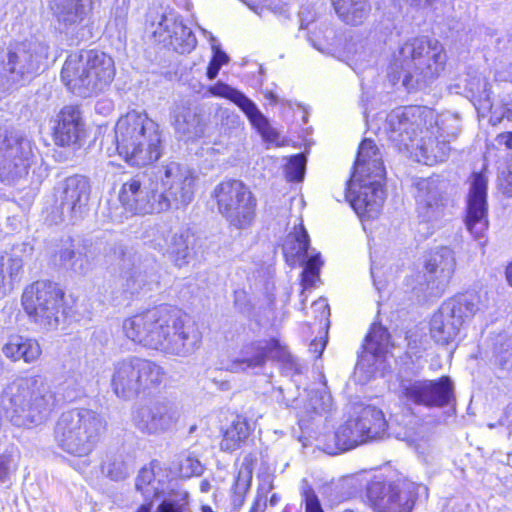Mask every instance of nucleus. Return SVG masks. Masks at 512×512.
I'll return each mask as SVG.
<instances>
[{
  "label": "nucleus",
  "mask_w": 512,
  "mask_h": 512,
  "mask_svg": "<svg viewBox=\"0 0 512 512\" xmlns=\"http://www.w3.org/2000/svg\"><path fill=\"white\" fill-rule=\"evenodd\" d=\"M122 332L138 345L178 357L193 354L202 341L197 324L180 309L168 305L146 309L125 318Z\"/></svg>",
  "instance_id": "obj_1"
},
{
  "label": "nucleus",
  "mask_w": 512,
  "mask_h": 512,
  "mask_svg": "<svg viewBox=\"0 0 512 512\" xmlns=\"http://www.w3.org/2000/svg\"><path fill=\"white\" fill-rule=\"evenodd\" d=\"M117 154L131 167H146L163 154L161 126L145 111L131 110L114 127Z\"/></svg>",
  "instance_id": "obj_2"
},
{
  "label": "nucleus",
  "mask_w": 512,
  "mask_h": 512,
  "mask_svg": "<svg viewBox=\"0 0 512 512\" xmlns=\"http://www.w3.org/2000/svg\"><path fill=\"white\" fill-rule=\"evenodd\" d=\"M445 63L446 54L438 40L418 37L401 46L389 74L392 81L402 78L403 86L412 90L424 87L439 77Z\"/></svg>",
  "instance_id": "obj_3"
},
{
  "label": "nucleus",
  "mask_w": 512,
  "mask_h": 512,
  "mask_svg": "<svg viewBox=\"0 0 512 512\" xmlns=\"http://www.w3.org/2000/svg\"><path fill=\"white\" fill-rule=\"evenodd\" d=\"M5 395L11 404L10 422L17 427L32 428L45 423L57 406L55 392L41 375L14 379Z\"/></svg>",
  "instance_id": "obj_4"
},
{
  "label": "nucleus",
  "mask_w": 512,
  "mask_h": 512,
  "mask_svg": "<svg viewBox=\"0 0 512 512\" xmlns=\"http://www.w3.org/2000/svg\"><path fill=\"white\" fill-rule=\"evenodd\" d=\"M107 429L105 417L98 411L75 407L60 414L54 428L59 449L77 458L88 457L95 450Z\"/></svg>",
  "instance_id": "obj_5"
},
{
  "label": "nucleus",
  "mask_w": 512,
  "mask_h": 512,
  "mask_svg": "<svg viewBox=\"0 0 512 512\" xmlns=\"http://www.w3.org/2000/svg\"><path fill=\"white\" fill-rule=\"evenodd\" d=\"M115 76L113 59L97 50L82 51L68 56L61 78L68 89L81 97L105 91Z\"/></svg>",
  "instance_id": "obj_6"
},
{
  "label": "nucleus",
  "mask_w": 512,
  "mask_h": 512,
  "mask_svg": "<svg viewBox=\"0 0 512 512\" xmlns=\"http://www.w3.org/2000/svg\"><path fill=\"white\" fill-rule=\"evenodd\" d=\"M163 377V368L155 362L129 356L113 363L111 388L119 398L130 400L160 385Z\"/></svg>",
  "instance_id": "obj_7"
},
{
  "label": "nucleus",
  "mask_w": 512,
  "mask_h": 512,
  "mask_svg": "<svg viewBox=\"0 0 512 512\" xmlns=\"http://www.w3.org/2000/svg\"><path fill=\"white\" fill-rule=\"evenodd\" d=\"M152 174L163 211L183 208L194 199L197 175L186 164L166 160Z\"/></svg>",
  "instance_id": "obj_8"
},
{
  "label": "nucleus",
  "mask_w": 512,
  "mask_h": 512,
  "mask_svg": "<svg viewBox=\"0 0 512 512\" xmlns=\"http://www.w3.org/2000/svg\"><path fill=\"white\" fill-rule=\"evenodd\" d=\"M484 308L477 293H465L445 301L430 320L431 338L440 345L454 342L464 322Z\"/></svg>",
  "instance_id": "obj_9"
},
{
  "label": "nucleus",
  "mask_w": 512,
  "mask_h": 512,
  "mask_svg": "<svg viewBox=\"0 0 512 512\" xmlns=\"http://www.w3.org/2000/svg\"><path fill=\"white\" fill-rule=\"evenodd\" d=\"M63 297L57 284L37 281L25 289L22 304L30 319L44 329L53 330L65 318Z\"/></svg>",
  "instance_id": "obj_10"
},
{
  "label": "nucleus",
  "mask_w": 512,
  "mask_h": 512,
  "mask_svg": "<svg viewBox=\"0 0 512 512\" xmlns=\"http://www.w3.org/2000/svg\"><path fill=\"white\" fill-rule=\"evenodd\" d=\"M435 122V111L426 106H404L392 110L386 117L389 139L399 150L408 151Z\"/></svg>",
  "instance_id": "obj_11"
},
{
  "label": "nucleus",
  "mask_w": 512,
  "mask_h": 512,
  "mask_svg": "<svg viewBox=\"0 0 512 512\" xmlns=\"http://www.w3.org/2000/svg\"><path fill=\"white\" fill-rule=\"evenodd\" d=\"M218 210L237 229L251 226L255 218L256 199L239 180L221 182L214 189Z\"/></svg>",
  "instance_id": "obj_12"
},
{
  "label": "nucleus",
  "mask_w": 512,
  "mask_h": 512,
  "mask_svg": "<svg viewBox=\"0 0 512 512\" xmlns=\"http://www.w3.org/2000/svg\"><path fill=\"white\" fill-rule=\"evenodd\" d=\"M427 493L422 484L398 479L393 482L373 480L367 487V499L375 512H411L416 495Z\"/></svg>",
  "instance_id": "obj_13"
},
{
  "label": "nucleus",
  "mask_w": 512,
  "mask_h": 512,
  "mask_svg": "<svg viewBox=\"0 0 512 512\" xmlns=\"http://www.w3.org/2000/svg\"><path fill=\"white\" fill-rule=\"evenodd\" d=\"M48 46L40 41L30 40L16 43L9 48L3 70L11 85H22L30 81L45 65Z\"/></svg>",
  "instance_id": "obj_14"
},
{
  "label": "nucleus",
  "mask_w": 512,
  "mask_h": 512,
  "mask_svg": "<svg viewBox=\"0 0 512 512\" xmlns=\"http://www.w3.org/2000/svg\"><path fill=\"white\" fill-rule=\"evenodd\" d=\"M283 252L287 261L300 260L303 266L301 273L302 295L306 289L312 288L320 280V270L324 264L321 253L310 247V238L303 223L295 226L285 238Z\"/></svg>",
  "instance_id": "obj_15"
},
{
  "label": "nucleus",
  "mask_w": 512,
  "mask_h": 512,
  "mask_svg": "<svg viewBox=\"0 0 512 512\" xmlns=\"http://www.w3.org/2000/svg\"><path fill=\"white\" fill-rule=\"evenodd\" d=\"M418 224L425 226L424 235H431L444 215L446 182L438 176L421 178L415 183Z\"/></svg>",
  "instance_id": "obj_16"
},
{
  "label": "nucleus",
  "mask_w": 512,
  "mask_h": 512,
  "mask_svg": "<svg viewBox=\"0 0 512 512\" xmlns=\"http://www.w3.org/2000/svg\"><path fill=\"white\" fill-rule=\"evenodd\" d=\"M34 158L31 141L0 128V181H13L27 173Z\"/></svg>",
  "instance_id": "obj_17"
},
{
  "label": "nucleus",
  "mask_w": 512,
  "mask_h": 512,
  "mask_svg": "<svg viewBox=\"0 0 512 512\" xmlns=\"http://www.w3.org/2000/svg\"><path fill=\"white\" fill-rule=\"evenodd\" d=\"M179 417L177 406L162 399L137 407L132 414V421L141 433L157 436L172 430Z\"/></svg>",
  "instance_id": "obj_18"
},
{
  "label": "nucleus",
  "mask_w": 512,
  "mask_h": 512,
  "mask_svg": "<svg viewBox=\"0 0 512 512\" xmlns=\"http://www.w3.org/2000/svg\"><path fill=\"white\" fill-rule=\"evenodd\" d=\"M119 200L127 211L134 214L163 212L153 175H137L129 179L122 185Z\"/></svg>",
  "instance_id": "obj_19"
},
{
  "label": "nucleus",
  "mask_w": 512,
  "mask_h": 512,
  "mask_svg": "<svg viewBox=\"0 0 512 512\" xmlns=\"http://www.w3.org/2000/svg\"><path fill=\"white\" fill-rule=\"evenodd\" d=\"M390 347V334L381 324L374 323L363 345L364 350L359 355L356 371L363 372V381H368L377 372L386 369V355Z\"/></svg>",
  "instance_id": "obj_20"
},
{
  "label": "nucleus",
  "mask_w": 512,
  "mask_h": 512,
  "mask_svg": "<svg viewBox=\"0 0 512 512\" xmlns=\"http://www.w3.org/2000/svg\"><path fill=\"white\" fill-rule=\"evenodd\" d=\"M487 178L474 173L467 196L465 225L472 236L481 241L488 229Z\"/></svg>",
  "instance_id": "obj_21"
},
{
  "label": "nucleus",
  "mask_w": 512,
  "mask_h": 512,
  "mask_svg": "<svg viewBox=\"0 0 512 512\" xmlns=\"http://www.w3.org/2000/svg\"><path fill=\"white\" fill-rule=\"evenodd\" d=\"M208 92L213 96L227 98L235 103L245 113L251 124L266 142L275 143L278 140V132L270 126L268 119L261 113L255 103L242 92L223 82H218L209 87Z\"/></svg>",
  "instance_id": "obj_22"
},
{
  "label": "nucleus",
  "mask_w": 512,
  "mask_h": 512,
  "mask_svg": "<svg viewBox=\"0 0 512 512\" xmlns=\"http://www.w3.org/2000/svg\"><path fill=\"white\" fill-rule=\"evenodd\" d=\"M456 269L454 251L443 246L433 251L425 262L426 290L431 296H440L449 285Z\"/></svg>",
  "instance_id": "obj_23"
},
{
  "label": "nucleus",
  "mask_w": 512,
  "mask_h": 512,
  "mask_svg": "<svg viewBox=\"0 0 512 512\" xmlns=\"http://www.w3.org/2000/svg\"><path fill=\"white\" fill-rule=\"evenodd\" d=\"M404 395L415 404L443 407L453 397V385L448 377L414 381L404 387Z\"/></svg>",
  "instance_id": "obj_24"
},
{
  "label": "nucleus",
  "mask_w": 512,
  "mask_h": 512,
  "mask_svg": "<svg viewBox=\"0 0 512 512\" xmlns=\"http://www.w3.org/2000/svg\"><path fill=\"white\" fill-rule=\"evenodd\" d=\"M385 177H359V187L354 195V212L363 218H376L386 199Z\"/></svg>",
  "instance_id": "obj_25"
},
{
  "label": "nucleus",
  "mask_w": 512,
  "mask_h": 512,
  "mask_svg": "<svg viewBox=\"0 0 512 512\" xmlns=\"http://www.w3.org/2000/svg\"><path fill=\"white\" fill-rule=\"evenodd\" d=\"M354 447L380 438L386 430L383 412L372 405L354 404Z\"/></svg>",
  "instance_id": "obj_26"
},
{
  "label": "nucleus",
  "mask_w": 512,
  "mask_h": 512,
  "mask_svg": "<svg viewBox=\"0 0 512 512\" xmlns=\"http://www.w3.org/2000/svg\"><path fill=\"white\" fill-rule=\"evenodd\" d=\"M171 481L168 469L159 462L153 461L149 467L141 469L135 486L145 500L152 501L154 498L162 500L170 491H176L171 487Z\"/></svg>",
  "instance_id": "obj_27"
},
{
  "label": "nucleus",
  "mask_w": 512,
  "mask_h": 512,
  "mask_svg": "<svg viewBox=\"0 0 512 512\" xmlns=\"http://www.w3.org/2000/svg\"><path fill=\"white\" fill-rule=\"evenodd\" d=\"M90 195L88 180L82 176H72L65 179L58 187L56 198L62 212L77 215L87 205Z\"/></svg>",
  "instance_id": "obj_28"
},
{
  "label": "nucleus",
  "mask_w": 512,
  "mask_h": 512,
  "mask_svg": "<svg viewBox=\"0 0 512 512\" xmlns=\"http://www.w3.org/2000/svg\"><path fill=\"white\" fill-rule=\"evenodd\" d=\"M450 151L451 147L448 140L442 139L437 134L425 133L407 152L415 161L432 166L445 162L450 155Z\"/></svg>",
  "instance_id": "obj_29"
},
{
  "label": "nucleus",
  "mask_w": 512,
  "mask_h": 512,
  "mask_svg": "<svg viewBox=\"0 0 512 512\" xmlns=\"http://www.w3.org/2000/svg\"><path fill=\"white\" fill-rule=\"evenodd\" d=\"M83 136V123L79 110L74 106H65L57 116L54 127V141L59 146L76 144Z\"/></svg>",
  "instance_id": "obj_30"
},
{
  "label": "nucleus",
  "mask_w": 512,
  "mask_h": 512,
  "mask_svg": "<svg viewBox=\"0 0 512 512\" xmlns=\"http://www.w3.org/2000/svg\"><path fill=\"white\" fill-rule=\"evenodd\" d=\"M386 170L382 154L375 142L364 139L358 148L354 161V181L356 177H385Z\"/></svg>",
  "instance_id": "obj_31"
},
{
  "label": "nucleus",
  "mask_w": 512,
  "mask_h": 512,
  "mask_svg": "<svg viewBox=\"0 0 512 512\" xmlns=\"http://www.w3.org/2000/svg\"><path fill=\"white\" fill-rule=\"evenodd\" d=\"M279 344L276 340H263L252 342L245 345L239 357L235 358L229 364L228 370L234 373L244 372L248 369L262 367L268 355L278 348Z\"/></svg>",
  "instance_id": "obj_32"
},
{
  "label": "nucleus",
  "mask_w": 512,
  "mask_h": 512,
  "mask_svg": "<svg viewBox=\"0 0 512 512\" xmlns=\"http://www.w3.org/2000/svg\"><path fill=\"white\" fill-rule=\"evenodd\" d=\"M465 91L468 92L472 98L477 99L479 102H487L491 109L493 104L490 103V88L487 79L481 74L475 73L474 75L468 74L465 79ZM501 113L498 115L497 110H492L490 121L495 125L503 118L512 121V98L509 100H502Z\"/></svg>",
  "instance_id": "obj_33"
},
{
  "label": "nucleus",
  "mask_w": 512,
  "mask_h": 512,
  "mask_svg": "<svg viewBox=\"0 0 512 512\" xmlns=\"http://www.w3.org/2000/svg\"><path fill=\"white\" fill-rule=\"evenodd\" d=\"M159 276L157 265L151 259L141 260L139 257L134 260L133 267L126 272L125 289L131 294L139 293L153 284H157Z\"/></svg>",
  "instance_id": "obj_34"
},
{
  "label": "nucleus",
  "mask_w": 512,
  "mask_h": 512,
  "mask_svg": "<svg viewBox=\"0 0 512 512\" xmlns=\"http://www.w3.org/2000/svg\"><path fill=\"white\" fill-rule=\"evenodd\" d=\"M165 245L160 247L164 255L177 267L187 265L192 257L194 237L189 231L169 233Z\"/></svg>",
  "instance_id": "obj_35"
},
{
  "label": "nucleus",
  "mask_w": 512,
  "mask_h": 512,
  "mask_svg": "<svg viewBox=\"0 0 512 512\" xmlns=\"http://www.w3.org/2000/svg\"><path fill=\"white\" fill-rule=\"evenodd\" d=\"M3 354L11 361L23 360L25 363H34L42 354L37 340L23 336H11L2 347Z\"/></svg>",
  "instance_id": "obj_36"
},
{
  "label": "nucleus",
  "mask_w": 512,
  "mask_h": 512,
  "mask_svg": "<svg viewBox=\"0 0 512 512\" xmlns=\"http://www.w3.org/2000/svg\"><path fill=\"white\" fill-rule=\"evenodd\" d=\"M251 432L252 428L248 420L238 416L230 425L222 430V439L219 444L220 450L227 453L236 451L247 441Z\"/></svg>",
  "instance_id": "obj_37"
},
{
  "label": "nucleus",
  "mask_w": 512,
  "mask_h": 512,
  "mask_svg": "<svg viewBox=\"0 0 512 512\" xmlns=\"http://www.w3.org/2000/svg\"><path fill=\"white\" fill-rule=\"evenodd\" d=\"M92 0H54L51 9L65 24L81 23L91 10Z\"/></svg>",
  "instance_id": "obj_38"
},
{
  "label": "nucleus",
  "mask_w": 512,
  "mask_h": 512,
  "mask_svg": "<svg viewBox=\"0 0 512 512\" xmlns=\"http://www.w3.org/2000/svg\"><path fill=\"white\" fill-rule=\"evenodd\" d=\"M56 257H58L61 266L77 273L85 274L90 270L89 258L80 250L74 249V245L71 242L64 245L56 253Z\"/></svg>",
  "instance_id": "obj_39"
},
{
  "label": "nucleus",
  "mask_w": 512,
  "mask_h": 512,
  "mask_svg": "<svg viewBox=\"0 0 512 512\" xmlns=\"http://www.w3.org/2000/svg\"><path fill=\"white\" fill-rule=\"evenodd\" d=\"M173 126L180 135L187 139L199 137L202 133L198 116L191 109L185 107L176 111Z\"/></svg>",
  "instance_id": "obj_40"
},
{
  "label": "nucleus",
  "mask_w": 512,
  "mask_h": 512,
  "mask_svg": "<svg viewBox=\"0 0 512 512\" xmlns=\"http://www.w3.org/2000/svg\"><path fill=\"white\" fill-rule=\"evenodd\" d=\"M460 132L459 119L453 115L439 117L435 113V122L431 124L427 133L437 134L449 143L457 137Z\"/></svg>",
  "instance_id": "obj_41"
},
{
  "label": "nucleus",
  "mask_w": 512,
  "mask_h": 512,
  "mask_svg": "<svg viewBox=\"0 0 512 512\" xmlns=\"http://www.w3.org/2000/svg\"><path fill=\"white\" fill-rule=\"evenodd\" d=\"M0 270H2L1 274L4 277L6 286L10 288L21 278L23 273V260L18 255H0Z\"/></svg>",
  "instance_id": "obj_42"
},
{
  "label": "nucleus",
  "mask_w": 512,
  "mask_h": 512,
  "mask_svg": "<svg viewBox=\"0 0 512 512\" xmlns=\"http://www.w3.org/2000/svg\"><path fill=\"white\" fill-rule=\"evenodd\" d=\"M155 512H192L188 493L185 491H170L157 506Z\"/></svg>",
  "instance_id": "obj_43"
},
{
  "label": "nucleus",
  "mask_w": 512,
  "mask_h": 512,
  "mask_svg": "<svg viewBox=\"0 0 512 512\" xmlns=\"http://www.w3.org/2000/svg\"><path fill=\"white\" fill-rule=\"evenodd\" d=\"M62 395L66 401L72 402L86 395L83 380L78 376H69L61 384Z\"/></svg>",
  "instance_id": "obj_44"
},
{
  "label": "nucleus",
  "mask_w": 512,
  "mask_h": 512,
  "mask_svg": "<svg viewBox=\"0 0 512 512\" xmlns=\"http://www.w3.org/2000/svg\"><path fill=\"white\" fill-rule=\"evenodd\" d=\"M308 416L311 417L313 413L320 414L328 411L332 406V397L325 390L316 391L309 398Z\"/></svg>",
  "instance_id": "obj_45"
},
{
  "label": "nucleus",
  "mask_w": 512,
  "mask_h": 512,
  "mask_svg": "<svg viewBox=\"0 0 512 512\" xmlns=\"http://www.w3.org/2000/svg\"><path fill=\"white\" fill-rule=\"evenodd\" d=\"M306 158L303 154L292 156L286 167L285 174L289 181H301L304 177Z\"/></svg>",
  "instance_id": "obj_46"
},
{
  "label": "nucleus",
  "mask_w": 512,
  "mask_h": 512,
  "mask_svg": "<svg viewBox=\"0 0 512 512\" xmlns=\"http://www.w3.org/2000/svg\"><path fill=\"white\" fill-rule=\"evenodd\" d=\"M203 472V466L201 462L192 456L187 454L182 457L179 463V474L183 478H190L192 476L201 475Z\"/></svg>",
  "instance_id": "obj_47"
},
{
  "label": "nucleus",
  "mask_w": 512,
  "mask_h": 512,
  "mask_svg": "<svg viewBox=\"0 0 512 512\" xmlns=\"http://www.w3.org/2000/svg\"><path fill=\"white\" fill-rule=\"evenodd\" d=\"M496 363L500 369L512 377V343L507 342L500 345L496 351Z\"/></svg>",
  "instance_id": "obj_48"
},
{
  "label": "nucleus",
  "mask_w": 512,
  "mask_h": 512,
  "mask_svg": "<svg viewBox=\"0 0 512 512\" xmlns=\"http://www.w3.org/2000/svg\"><path fill=\"white\" fill-rule=\"evenodd\" d=\"M301 496L305 504V512H324L320 500L312 487L305 484Z\"/></svg>",
  "instance_id": "obj_49"
},
{
  "label": "nucleus",
  "mask_w": 512,
  "mask_h": 512,
  "mask_svg": "<svg viewBox=\"0 0 512 512\" xmlns=\"http://www.w3.org/2000/svg\"><path fill=\"white\" fill-rule=\"evenodd\" d=\"M337 15L346 23L351 20L352 0H331Z\"/></svg>",
  "instance_id": "obj_50"
},
{
  "label": "nucleus",
  "mask_w": 512,
  "mask_h": 512,
  "mask_svg": "<svg viewBox=\"0 0 512 512\" xmlns=\"http://www.w3.org/2000/svg\"><path fill=\"white\" fill-rule=\"evenodd\" d=\"M282 365L286 374L295 375L302 372V366L298 363L297 359L286 351H282Z\"/></svg>",
  "instance_id": "obj_51"
},
{
  "label": "nucleus",
  "mask_w": 512,
  "mask_h": 512,
  "mask_svg": "<svg viewBox=\"0 0 512 512\" xmlns=\"http://www.w3.org/2000/svg\"><path fill=\"white\" fill-rule=\"evenodd\" d=\"M351 430L349 427H342L338 429L335 434L336 443L341 451L352 449Z\"/></svg>",
  "instance_id": "obj_52"
},
{
  "label": "nucleus",
  "mask_w": 512,
  "mask_h": 512,
  "mask_svg": "<svg viewBox=\"0 0 512 512\" xmlns=\"http://www.w3.org/2000/svg\"><path fill=\"white\" fill-rule=\"evenodd\" d=\"M176 29L181 31V35L184 36V44L182 45L181 53L189 52L195 48L197 40L193 35L192 31L182 24L173 23Z\"/></svg>",
  "instance_id": "obj_53"
},
{
  "label": "nucleus",
  "mask_w": 512,
  "mask_h": 512,
  "mask_svg": "<svg viewBox=\"0 0 512 512\" xmlns=\"http://www.w3.org/2000/svg\"><path fill=\"white\" fill-rule=\"evenodd\" d=\"M108 476L113 480H121L128 476L129 470L123 462H114L108 468Z\"/></svg>",
  "instance_id": "obj_54"
},
{
  "label": "nucleus",
  "mask_w": 512,
  "mask_h": 512,
  "mask_svg": "<svg viewBox=\"0 0 512 512\" xmlns=\"http://www.w3.org/2000/svg\"><path fill=\"white\" fill-rule=\"evenodd\" d=\"M311 307L314 312L319 313L318 317H319L320 323L325 322V325H326L328 322V318L330 316V309H329V305L326 302V300L318 299L312 303Z\"/></svg>",
  "instance_id": "obj_55"
},
{
  "label": "nucleus",
  "mask_w": 512,
  "mask_h": 512,
  "mask_svg": "<svg viewBox=\"0 0 512 512\" xmlns=\"http://www.w3.org/2000/svg\"><path fill=\"white\" fill-rule=\"evenodd\" d=\"M352 185V172L350 173L344 190H335L334 197L338 202L346 201L352 207V197L350 194V189Z\"/></svg>",
  "instance_id": "obj_56"
},
{
  "label": "nucleus",
  "mask_w": 512,
  "mask_h": 512,
  "mask_svg": "<svg viewBox=\"0 0 512 512\" xmlns=\"http://www.w3.org/2000/svg\"><path fill=\"white\" fill-rule=\"evenodd\" d=\"M370 12V5L367 0H360L359 3L354 1V25L357 22V19L361 21V19L365 18Z\"/></svg>",
  "instance_id": "obj_57"
},
{
  "label": "nucleus",
  "mask_w": 512,
  "mask_h": 512,
  "mask_svg": "<svg viewBox=\"0 0 512 512\" xmlns=\"http://www.w3.org/2000/svg\"><path fill=\"white\" fill-rule=\"evenodd\" d=\"M212 49L214 51V55L211 61L218 63L220 66L228 62V56L214 43L212 44Z\"/></svg>",
  "instance_id": "obj_58"
},
{
  "label": "nucleus",
  "mask_w": 512,
  "mask_h": 512,
  "mask_svg": "<svg viewBox=\"0 0 512 512\" xmlns=\"http://www.w3.org/2000/svg\"><path fill=\"white\" fill-rule=\"evenodd\" d=\"M326 346V340H314L311 342L309 350L310 352L315 354V357L318 358L321 356Z\"/></svg>",
  "instance_id": "obj_59"
},
{
  "label": "nucleus",
  "mask_w": 512,
  "mask_h": 512,
  "mask_svg": "<svg viewBox=\"0 0 512 512\" xmlns=\"http://www.w3.org/2000/svg\"><path fill=\"white\" fill-rule=\"evenodd\" d=\"M249 479H250V476L243 477L242 472H239L237 480L235 482V488L237 490L242 489L243 491H246L249 486Z\"/></svg>",
  "instance_id": "obj_60"
},
{
  "label": "nucleus",
  "mask_w": 512,
  "mask_h": 512,
  "mask_svg": "<svg viewBox=\"0 0 512 512\" xmlns=\"http://www.w3.org/2000/svg\"><path fill=\"white\" fill-rule=\"evenodd\" d=\"M497 141L499 144L505 145L507 148L512 149V132L499 134Z\"/></svg>",
  "instance_id": "obj_61"
},
{
  "label": "nucleus",
  "mask_w": 512,
  "mask_h": 512,
  "mask_svg": "<svg viewBox=\"0 0 512 512\" xmlns=\"http://www.w3.org/2000/svg\"><path fill=\"white\" fill-rule=\"evenodd\" d=\"M8 475V460L6 457H0V482L5 481Z\"/></svg>",
  "instance_id": "obj_62"
},
{
  "label": "nucleus",
  "mask_w": 512,
  "mask_h": 512,
  "mask_svg": "<svg viewBox=\"0 0 512 512\" xmlns=\"http://www.w3.org/2000/svg\"><path fill=\"white\" fill-rule=\"evenodd\" d=\"M220 68L221 66L218 63L211 61L207 69L208 78L210 80L214 79L217 76Z\"/></svg>",
  "instance_id": "obj_63"
},
{
  "label": "nucleus",
  "mask_w": 512,
  "mask_h": 512,
  "mask_svg": "<svg viewBox=\"0 0 512 512\" xmlns=\"http://www.w3.org/2000/svg\"><path fill=\"white\" fill-rule=\"evenodd\" d=\"M411 6L415 7H426L432 4L434 0H405Z\"/></svg>",
  "instance_id": "obj_64"
}]
</instances>
